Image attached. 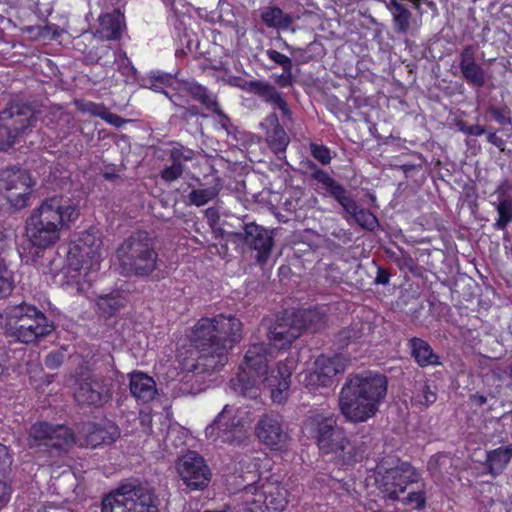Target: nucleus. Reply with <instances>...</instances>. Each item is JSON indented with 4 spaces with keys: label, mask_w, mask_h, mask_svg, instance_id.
Here are the masks:
<instances>
[{
    "label": "nucleus",
    "mask_w": 512,
    "mask_h": 512,
    "mask_svg": "<svg viewBox=\"0 0 512 512\" xmlns=\"http://www.w3.org/2000/svg\"><path fill=\"white\" fill-rule=\"evenodd\" d=\"M269 357H272V349L267 344L251 345L239 373L230 380V388L244 397L256 398L260 386L263 385L270 391L274 402L282 403L287 398L291 375L297 367V361L294 357H288L284 362H280L276 369L268 371Z\"/></svg>",
    "instance_id": "obj_1"
},
{
    "label": "nucleus",
    "mask_w": 512,
    "mask_h": 512,
    "mask_svg": "<svg viewBox=\"0 0 512 512\" xmlns=\"http://www.w3.org/2000/svg\"><path fill=\"white\" fill-rule=\"evenodd\" d=\"M387 390L388 379L382 373L349 374L338 395V409L347 422L364 423L377 414Z\"/></svg>",
    "instance_id": "obj_2"
},
{
    "label": "nucleus",
    "mask_w": 512,
    "mask_h": 512,
    "mask_svg": "<svg viewBox=\"0 0 512 512\" xmlns=\"http://www.w3.org/2000/svg\"><path fill=\"white\" fill-rule=\"evenodd\" d=\"M80 215L78 206L67 196L54 195L44 199L26 221V234L39 249L55 245L61 232L70 228Z\"/></svg>",
    "instance_id": "obj_3"
},
{
    "label": "nucleus",
    "mask_w": 512,
    "mask_h": 512,
    "mask_svg": "<svg viewBox=\"0 0 512 512\" xmlns=\"http://www.w3.org/2000/svg\"><path fill=\"white\" fill-rule=\"evenodd\" d=\"M376 473L378 488L386 499L401 501L415 509L425 507L424 483L412 465L389 456L377 464Z\"/></svg>",
    "instance_id": "obj_4"
},
{
    "label": "nucleus",
    "mask_w": 512,
    "mask_h": 512,
    "mask_svg": "<svg viewBox=\"0 0 512 512\" xmlns=\"http://www.w3.org/2000/svg\"><path fill=\"white\" fill-rule=\"evenodd\" d=\"M303 429L315 440L323 454L332 455L340 464H354L364 457V445L347 437L334 414L311 411L303 422Z\"/></svg>",
    "instance_id": "obj_5"
},
{
    "label": "nucleus",
    "mask_w": 512,
    "mask_h": 512,
    "mask_svg": "<svg viewBox=\"0 0 512 512\" xmlns=\"http://www.w3.org/2000/svg\"><path fill=\"white\" fill-rule=\"evenodd\" d=\"M3 318L5 336L17 343L35 344L54 330L46 315L26 301L8 304L3 310Z\"/></svg>",
    "instance_id": "obj_6"
},
{
    "label": "nucleus",
    "mask_w": 512,
    "mask_h": 512,
    "mask_svg": "<svg viewBox=\"0 0 512 512\" xmlns=\"http://www.w3.org/2000/svg\"><path fill=\"white\" fill-rule=\"evenodd\" d=\"M116 257L122 273L127 276H147L157 268L154 240L145 231L126 238L117 248Z\"/></svg>",
    "instance_id": "obj_7"
},
{
    "label": "nucleus",
    "mask_w": 512,
    "mask_h": 512,
    "mask_svg": "<svg viewBox=\"0 0 512 512\" xmlns=\"http://www.w3.org/2000/svg\"><path fill=\"white\" fill-rule=\"evenodd\" d=\"M160 500L147 485L131 481L102 500L101 512H160Z\"/></svg>",
    "instance_id": "obj_8"
},
{
    "label": "nucleus",
    "mask_w": 512,
    "mask_h": 512,
    "mask_svg": "<svg viewBox=\"0 0 512 512\" xmlns=\"http://www.w3.org/2000/svg\"><path fill=\"white\" fill-rule=\"evenodd\" d=\"M237 501L243 512H278L287 504V490L277 480L259 478L243 487Z\"/></svg>",
    "instance_id": "obj_9"
},
{
    "label": "nucleus",
    "mask_w": 512,
    "mask_h": 512,
    "mask_svg": "<svg viewBox=\"0 0 512 512\" xmlns=\"http://www.w3.org/2000/svg\"><path fill=\"white\" fill-rule=\"evenodd\" d=\"M240 339V320L234 316L222 314L213 318L200 319L191 334V342L195 348H212V346H216V343L232 347Z\"/></svg>",
    "instance_id": "obj_10"
},
{
    "label": "nucleus",
    "mask_w": 512,
    "mask_h": 512,
    "mask_svg": "<svg viewBox=\"0 0 512 512\" xmlns=\"http://www.w3.org/2000/svg\"><path fill=\"white\" fill-rule=\"evenodd\" d=\"M101 257L102 239L99 231L95 229L83 231L67 252L68 272H75L72 275L73 278L82 274L87 277L90 272L99 269Z\"/></svg>",
    "instance_id": "obj_11"
},
{
    "label": "nucleus",
    "mask_w": 512,
    "mask_h": 512,
    "mask_svg": "<svg viewBox=\"0 0 512 512\" xmlns=\"http://www.w3.org/2000/svg\"><path fill=\"white\" fill-rule=\"evenodd\" d=\"M225 405L214 422L206 427L205 435L215 443L240 445L247 439L245 421L238 410Z\"/></svg>",
    "instance_id": "obj_12"
},
{
    "label": "nucleus",
    "mask_w": 512,
    "mask_h": 512,
    "mask_svg": "<svg viewBox=\"0 0 512 512\" xmlns=\"http://www.w3.org/2000/svg\"><path fill=\"white\" fill-rule=\"evenodd\" d=\"M36 121L32 110L25 106L10 105L0 112V151L15 144L18 137L34 126Z\"/></svg>",
    "instance_id": "obj_13"
},
{
    "label": "nucleus",
    "mask_w": 512,
    "mask_h": 512,
    "mask_svg": "<svg viewBox=\"0 0 512 512\" xmlns=\"http://www.w3.org/2000/svg\"><path fill=\"white\" fill-rule=\"evenodd\" d=\"M74 443V434L64 425H51L47 422L35 423L31 426L27 444L39 451L46 449H65Z\"/></svg>",
    "instance_id": "obj_14"
},
{
    "label": "nucleus",
    "mask_w": 512,
    "mask_h": 512,
    "mask_svg": "<svg viewBox=\"0 0 512 512\" xmlns=\"http://www.w3.org/2000/svg\"><path fill=\"white\" fill-rule=\"evenodd\" d=\"M32 186V179L26 170L14 167L0 171V193L16 209L28 205Z\"/></svg>",
    "instance_id": "obj_15"
},
{
    "label": "nucleus",
    "mask_w": 512,
    "mask_h": 512,
    "mask_svg": "<svg viewBox=\"0 0 512 512\" xmlns=\"http://www.w3.org/2000/svg\"><path fill=\"white\" fill-rule=\"evenodd\" d=\"M111 395L110 379L99 375L80 377L74 388V398L79 405L100 407L109 401Z\"/></svg>",
    "instance_id": "obj_16"
},
{
    "label": "nucleus",
    "mask_w": 512,
    "mask_h": 512,
    "mask_svg": "<svg viewBox=\"0 0 512 512\" xmlns=\"http://www.w3.org/2000/svg\"><path fill=\"white\" fill-rule=\"evenodd\" d=\"M177 472L190 490H202L211 480V470L196 451H188L176 463Z\"/></svg>",
    "instance_id": "obj_17"
},
{
    "label": "nucleus",
    "mask_w": 512,
    "mask_h": 512,
    "mask_svg": "<svg viewBox=\"0 0 512 512\" xmlns=\"http://www.w3.org/2000/svg\"><path fill=\"white\" fill-rule=\"evenodd\" d=\"M118 426L111 422L84 423L74 435V442L82 447L96 448L101 444H111L119 437Z\"/></svg>",
    "instance_id": "obj_18"
},
{
    "label": "nucleus",
    "mask_w": 512,
    "mask_h": 512,
    "mask_svg": "<svg viewBox=\"0 0 512 512\" xmlns=\"http://www.w3.org/2000/svg\"><path fill=\"white\" fill-rule=\"evenodd\" d=\"M346 368L347 362L342 356L320 355L314 362L313 370L307 376V384L314 387H330L334 377L344 373Z\"/></svg>",
    "instance_id": "obj_19"
},
{
    "label": "nucleus",
    "mask_w": 512,
    "mask_h": 512,
    "mask_svg": "<svg viewBox=\"0 0 512 512\" xmlns=\"http://www.w3.org/2000/svg\"><path fill=\"white\" fill-rule=\"evenodd\" d=\"M255 432L263 444L275 450L285 448L290 441L283 421L277 414L263 415L256 425Z\"/></svg>",
    "instance_id": "obj_20"
},
{
    "label": "nucleus",
    "mask_w": 512,
    "mask_h": 512,
    "mask_svg": "<svg viewBox=\"0 0 512 512\" xmlns=\"http://www.w3.org/2000/svg\"><path fill=\"white\" fill-rule=\"evenodd\" d=\"M244 243L256 251V262L260 265L267 263L274 246L273 231L257 225L248 223L244 226Z\"/></svg>",
    "instance_id": "obj_21"
},
{
    "label": "nucleus",
    "mask_w": 512,
    "mask_h": 512,
    "mask_svg": "<svg viewBox=\"0 0 512 512\" xmlns=\"http://www.w3.org/2000/svg\"><path fill=\"white\" fill-rule=\"evenodd\" d=\"M212 348L200 347L198 356L191 365L187 366V370L195 375L212 373L221 369L227 363V350L226 344H215Z\"/></svg>",
    "instance_id": "obj_22"
},
{
    "label": "nucleus",
    "mask_w": 512,
    "mask_h": 512,
    "mask_svg": "<svg viewBox=\"0 0 512 512\" xmlns=\"http://www.w3.org/2000/svg\"><path fill=\"white\" fill-rule=\"evenodd\" d=\"M240 89L247 93L258 96L265 103L278 108L284 118H291V110L283 98V94L276 89L274 85L263 80H245L238 85Z\"/></svg>",
    "instance_id": "obj_23"
},
{
    "label": "nucleus",
    "mask_w": 512,
    "mask_h": 512,
    "mask_svg": "<svg viewBox=\"0 0 512 512\" xmlns=\"http://www.w3.org/2000/svg\"><path fill=\"white\" fill-rule=\"evenodd\" d=\"M333 199H335L344 209L345 213L354 219V221L362 228L372 231L377 227L378 220L376 216L369 210L360 208L344 186L333 197Z\"/></svg>",
    "instance_id": "obj_24"
},
{
    "label": "nucleus",
    "mask_w": 512,
    "mask_h": 512,
    "mask_svg": "<svg viewBox=\"0 0 512 512\" xmlns=\"http://www.w3.org/2000/svg\"><path fill=\"white\" fill-rule=\"evenodd\" d=\"M181 91L189 94L194 100L200 102L207 110L218 115L222 126L226 127V122H229V118L222 111L216 94L195 81L184 82L182 84Z\"/></svg>",
    "instance_id": "obj_25"
},
{
    "label": "nucleus",
    "mask_w": 512,
    "mask_h": 512,
    "mask_svg": "<svg viewBox=\"0 0 512 512\" xmlns=\"http://www.w3.org/2000/svg\"><path fill=\"white\" fill-rule=\"evenodd\" d=\"M459 68L467 83L475 87H483L485 84V71L476 62V49L472 45L465 46L459 55Z\"/></svg>",
    "instance_id": "obj_26"
},
{
    "label": "nucleus",
    "mask_w": 512,
    "mask_h": 512,
    "mask_svg": "<svg viewBox=\"0 0 512 512\" xmlns=\"http://www.w3.org/2000/svg\"><path fill=\"white\" fill-rule=\"evenodd\" d=\"M301 334L302 329L296 324L294 318L283 319L269 329L270 344L268 347H274L278 350L285 349Z\"/></svg>",
    "instance_id": "obj_27"
},
{
    "label": "nucleus",
    "mask_w": 512,
    "mask_h": 512,
    "mask_svg": "<svg viewBox=\"0 0 512 512\" xmlns=\"http://www.w3.org/2000/svg\"><path fill=\"white\" fill-rule=\"evenodd\" d=\"M421 0H390L387 5L393 16V26L397 33L405 34L410 29L413 16L408 6L419 10Z\"/></svg>",
    "instance_id": "obj_28"
},
{
    "label": "nucleus",
    "mask_w": 512,
    "mask_h": 512,
    "mask_svg": "<svg viewBox=\"0 0 512 512\" xmlns=\"http://www.w3.org/2000/svg\"><path fill=\"white\" fill-rule=\"evenodd\" d=\"M261 127L266 131V139L271 150L275 154L284 153L290 139L276 113H270L261 123Z\"/></svg>",
    "instance_id": "obj_29"
},
{
    "label": "nucleus",
    "mask_w": 512,
    "mask_h": 512,
    "mask_svg": "<svg viewBox=\"0 0 512 512\" xmlns=\"http://www.w3.org/2000/svg\"><path fill=\"white\" fill-rule=\"evenodd\" d=\"M125 28L124 16L115 10L99 17V27L96 34L103 40L119 39Z\"/></svg>",
    "instance_id": "obj_30"
},
{
    "label": "nucleus",
    "mask_w": 512,
    "mask_h": 512,
    "mask_svg": "<svg viewBox=\"0 0 512 512\" xmlns=\"http://www.w3.org/2000/svg\"><path fill=\"white\" fill-rule=\"evenodd\" d=\"M130 391L137 400L147 403L156 395V383L147 374L136 372L130 376Z\"/></svg>",
    "instance_id": "obj_31"
},
{
    "label": "nucleus",
    "mask_w": 512,
    "mask_h": 512,
    "mask_svg": "<svg viewBox=\"0 0 512 512\" xmlns=\"http://www.w3.org/2000/svg\"><path fill=\"white\" fill-rule=\"evenodd\" d=\"M293 318L302 331L318 332L326 326L327 312L324 307L311 308L294 315Z\"/></svg>",
    "instance_id": "obj_32"
},
{
    "label": "nucleus",
    "mask_w": 512,
    "mask_h": 512,
    "mask_svg": "<svg viewBox=\"0 0 512 512\" xmlns=\"http://www.w3.org/2000/svg\"><path fill=\"white\" fill-rule=\"evenodd\" d=\"M408 347L411 356L420 367L439 365V357L434 353L430 344L417 337H413L408 341Z\"/></svg>",
    "instance_id": "obj_33"
},
{
    "label": "nucleus",
    "mask_w": 512,
    "mask_h": 512,
    "mask_svg": "<svg viewBox=\"0 0 512 512\" xmlns=\"http://www.w3.org/2000/svg\"><path fill=\"white\" fill-rule=\"evenodd\" d=\"M302 165L306 169L305 173L322 185L325 195L333 198L343 187V185L332 178L326 171L320 169L313 161L306 160L302 162Z\"/></svg>",
    "instance_id": "obj_34"
},
{
    "label": "nucleus",
    "mask_w": 512,
    "mask_h": 512,
    "mask_svg": "<svg viewBox=\"0 0 512 512\" xmlns=\"http://www.w3.org/2000/svg\"><path fill=\"white\" fill-rule=\"evenodd\" d=\"M511 459L512 445L501 446L487 452L484 466L495 477L503 473Z\"/></svg>",
    "instance_id": "obj_35"
},
{
    "label": "nucleus",
    "mask_w": 512,
    "mask_h": 512,
    "mask_svg": "<svg viewBox=\"0 0 512 512\" xmlns=\"http://www.w3.org/2000/svg\"><path fill=\"white\" fill-rule=\"evenodd\" d=\"M261 20L269 28L287 29L293 23V18L284 13L279 7H266L261 12Z\"/></svg>",
    "instance_id": "obj_36"
},
{
    "label": "nucleus",
    "mask_w": 512,
    "mask_h": 512,
    "mask_svg": "<svg viewBox=\"0 0 512 512\" xmlns=\"http://www.w3.org/2000/svg\"><path fill=\"white\" fill-rule=\"evenodd\" d=\"M4 239L5 234L0 227V298L10 294L13 289V278L6 262Z\"/></svg>",
    "instance_id": "obj_37"
},
{
    "label": "nucleus",
    "mask_w": 512,
    "mask_h": 512,
    "mask_svg": "<svg viewBox=\"0 0 512 512\" xmlns=\"http://www.w3.org/2000/svg\"><path fill=\"white\" fill-rule=\"evenodd\" d=\"M124 306L125 298L118 292L102 295L97 300L98 311L104 317L115 315Z\"/></svg>",
    "instance_id": "obj_38"
},
{
    "label": "nucleus",
    "mask_w": 512,
    "mask_h": 512,
    "mask_svg": "<svg viewBox=\"0 0 512 512\" xmlns=\"http://www.w3.org/2000/svg\"><path fill=\"white\" fill-rule=\"evenodd\" d=\"M498 219L494 223L497 230H505L507 225L512 221V197H502L496 205Z\"/></svg>",
    "instance_id": "obj_39"
},
{
    "label": "nucleus",
    "mask_w": 512,
    "mask_h": 512,
    "mask_svg": "<svg viewBox=\"0 0 512 512\" xmlns=\"http://www.w3.org/2000/svg\"><path fill=\"white\" fill-rule=\"evenodd\" d=\"M329 487L338 497L342 499V501H348L350 498H357L355 482L352 479H332L329 483Z\"/></svg>",
    "instance_id": "obj_40"
},
{
    "label": "nucleus",
    "mask_w": 512,
    "mask_h": 512,
    "mask_svg": "<svg viewBox=\"0 0 512 512\" xmlns=\"http://www.w3.org/2000/svg\"><path fill=\"white\" fill-rule=\"evenodd\" d=\"M219 192L220 189L217 186L193 189L188 195L189 204L197 207L203 206L216 198Z\"/></svg>",
    "instance_id": "obj_41"
},
{
    "label": "nucleus",
    "mask_w": 512,
    "mask_h": 512,
    "mask_svg": "<svg viewBox=\"0 0 512 512\" xmlns=\"http://www.w3.org/2000/svg\"><path fill=\"white\" fill-rule=\"evenodd\" d=\"M195 157V152L183 145L177 144L172 147L169 152V160L174 164L184 166L185 162L192 161Z\"/></svg>",
    "instance_id": "obj_42"
},
{
    "label": "nucleus",
    "mask_w": 512,
    "mask_h": 512,
    "mask_svg": "<svg viewBox=\"0 0 512 512\" xmlns=\"http://www.w3.org/2000/svg\"><path fill=\"white\" fill-rule=\"evenodd\" d=\"M437 399L436 391L428 384H422L418 391L413 395L412 402L416 405L429 406Z\"/></svg>",
    "instance_id": "obj_43"
},
{
    "label": "nucleus",
    "mask_w": 512,
    "mask_h": 512,
    "mask_svg": "<svg viewBox=\"0 0 512 512\" xmlns=\"http://www.w3.org/2000/svg\"><path fill=\"white\" fill-rule=\"evenodd\" d=\"M75 106L79 111L100 117L101 119H103L108 109L104 104L94 103L92 101L86 100L75 101Z\"/></svg>",
    "instance_id": "obj_44"
},
{
    "label": "nucleus",
    "mask_w": 512,
    "mask_h": 512,
    "mask_svg": "<svg viewBox=\"0 0 512 512\" xmlns=\"http://www.w3.org/2000/svg\"><path fill=\"white\" fill-rule=\"evenodd\" d=\"M310 152L315 160L322 165H328L331 162V154L328 147L322 144L311 143Z\"/></svg>",
    "instance_id": "obj_45"
},
{
    "label": "nucleus",
    "mask_w": 512,
    "mask_h": 512,
    "mask_svg": "<svg viewBox=\"0 0 512 512\" xmlns=\"http://www.w3.org/2000/svg\"><path fill=\"white\" fill-rule=\"evenodd\" d=\"M170 100L172 101L173 105L176 108H178L180 116L183 119H188L190 117L199 115L198 107L195 105H191L189 107L182 105V103L180 102V96L174 95V96L170 97Z\"/></svg>",
    "instance_id": "obj_46"
},
{
    "label": "nucleus",
    "mask_w": 512,
    "mask_h": 512,
    "mask_svg": "<svg viewBox=\"0 0 512 512\" xmlns=\"http://www.w3.org/2000/svg\"><path fill=\"white\" fill-rule=\"evenodd\" d=\"M184 172V166L174 164L171 162L170 166H167L161 171V178L166 182H172L179 179Z\"/></svg>",
    "instance_id": "obj_47"
},
{
    "label": "nucleus",
    "mask_w": 512,
    "mask_h": 512,
    "mask_svg": "<svg viewBox=\"0 0 512 512\" xmlns=\"http://www.w3.org/2000/svg\"><path fill=\"white\" fill-rule=\"evenodd\" d=\"M265 53L271 61L281 66L282 69L289 70L292 68V60L288 56L274 49H268Z\"/></svg>",
    "instance_id": "obj_48"
},
{
    "label": "nucleus",
    "mask_w": 512,
    "mask_h": 512,
    "mask_svg": "<svg viewBox=\"0 0 512 512\" xmlns=\"http://www.w3.org/2000/svg\"><path fill=\"white\" fill-rule=\"evenodd\" d=\"M11 492L12 489L8 476L0 474V510L9 502Z\"/></svg>",
    "instance_id": "obj_49"
},
{
    "label": "nucleus",
    "mask_w": 512,
    "mask_h": 512,
    "mask_svg": "<svg viewBox=\"0 0 512 512\" xmlns=\"http://www.w3.org/2000/svg\"><path fill=\"white\" fill-rule=\"evenodd\" d=\"M11 464L12 458L8 452L7 446L0 443V474L8 476Z\"/></svg>",
    "instance_id": "obj_50"
},
{
    "label": "nucleus",
    "mask_w": 512,
    "mask_h": 512,
    "mask_svg": "<svg viewBox=\"0 0 512 512\" xmlns=\"http://www.w3.org/2000/svg\"><path fill=\"white\" fill-rule=\"evenodd\" d=\"M459 130L461 132H463L464 134L466 135H471V136H481L482 134L485 133V129L478 125V124H475V125H467L465 122L463 121H460L458 124H457Z\"/></svg>",
    "instance_id": "obj_51"
},
{
    "label": "nucleus",
    "mask_w": 512,
    "mask_h": 512,
    "mask_svg": "<svg viewBox=\"0 0 512 512\" xmlns=\"http://www.w3.org/2000/svg\"><path fill=\"white\" fill-rule=\"evenodd\" d=\"M488 111L499 124L506 125L511 123V120L505 109L498 107H490Z\"/></svg>",
    "instance_id": "obj_52"
},
{
    "label": "nucleus",
    "mask_w": 512,
    "mask_h": 512,
    "mask_svg": "<svg viewBox=\"0 0 512 512\" xmlns=\"http://www.w3.org/2000/svg\"><path fill=\"white\" fill-rule=\"evenodd\" d=\"M240 464H241V469L242 470H243L244 467L247 468L248 474H251V473L254 472V474L251 477H249V476H242L243 477V481H246L248 479L253 480L257 476L256 472L258 470V463H257V461L255 459H252V458L243 459L240 462Z\"/></svg>",
    "instance_id": "obj_53"
},
{
    "label": "nucleus",
    "mask_w": 512,
    "mask_h": 512,
    "mask_svg": "<svg viewBox=\"0 0 512 512\" xmlns=\"http://www.w3.org/2000/svg\"><path fill=\"white\" fill-rule=\"evenodd\" d=\"M275 82L280 87H289V86H291L292 83H293L292 68H290L289 70L283 69V73L276 78Z\"/></svg>",
    "instance_id": "obj_54"
},
{
    "label": "nucleus",
    "mask_w": 512,
    "mask_h": 512,
    "mask_svg": "<svg viewBox=\"0 0 512 512\" xmlns=\"http://www.w3.org/2000/svg\"><path fill=\"white\" fill-rule=\"evenodd\" d=\"M103 120L117 128L122 127L126 123L125 119L121 118L117 114L111 113L109 109H107L103 117Z\"/></svg>",
    "instance_id": "obj_55"
},
{
    "label": "nucleus",
    "mask_w": 512,
    "mask_h": 512,
    "mask_svg": "<svg viewBox=\"0 0 512 512\" xmlns=\"http://www.w3.org/2000/svg\"><path fill=\"white\" fill-rule=\"evenodd\" d=\"M205 217L207 219L209 226L214 227L220 219L218 209L215 207L207 208L205 210Z\"/></svg>",
    "instance_id": "obj_56"
},
{
    "label": "nucleus",
    "mask_w": 512,
    "mask_h": 512,
    "mask_svg": "<svg viewBox=\"0 0 512 512\" xmlns=\"http://www.w3.org/2000/svg\"><path fill=\"white\" fill-rule=\"evenodd\" d=\"M61 358H62V355L50 353L45 358V365L48 368L54 369L61 364Z\"/></svg>",
    "instance_id": "obj_57"
},
{
    "label": "nucleus",
    "mask_w": 512,
    "mask_h": 512,
    "mask_svg": "<svg viewBox=\"0 0 512 512\" xmlns=\"http://www.w3.org/2000/svg\"><path fill=\"white\" fill-rule=\"evenodd\" d=\"M390 280V274L387 270L378 267L377 269V276L375 278L376 284L386 285L389 283Z\"/></svg>",
    "instance_id": "obj_58"
},
{
    "label": "nucleus",
    "mask_w": 512,
    "mask_h": 512,
    "mask_svg": "<svg viewBox=\"0 0 512 512\" xmlns=\"http://www.w3.org/2000/svg\"><path fill=\"white\" fill-rule=\"evenodd\" d=\"M512 190V183L509 180H504L497 187L496 192L499 194V199L502 197H510L508 195L509 191Z\"/></svg>",
    "instance_id": "obj_59"
},
{
    "label": "nucleus",
    "mask_w": 512,
    "mask_h": 512,
    "mask_svg": "<svg viewBox=\"0 0 512 512\" xmlns=\"http://www.w3.org/2000/svg\"><path fill=\"white\" fill-rule=\"evenodd\" d=\"M487 140H488L489 143H491L492 145L496 146L501 151L504 150L505 141L501 137L497 136L496 133H494V132L489 133L487 135Z\"/></svg>",
    "instance_id": "obj_60"
},
{
    "label": "nucleus",
    "mask_w": 512,
    "mask_h": 512,
    "mask_svg": "<svg viewBox=\"0 0 512 512\" xmlns=\"http://www.w3.org/2000/svg\"><path fill=\"white\" fill-rule=\"evenodd\" d=\"M470 400L478 406H482L487 402V398L484 395L478 393L471 395Z\"/></svg>",
    "instance_id": "obj_61"
},
{
    "label": "nucleus",
    "mask_w": 512,
    "mask_h": 512,
    "mask_svg": "<svg viewBox=\"0 0 512 512\" xmlns=\"http://www.w3.org/2000/svg\"><path fill=\"white\" fill-rule=\"evenodd\" d=\"M341 340H350L356 338V333L352 329H344L339 333Z\"/></svg>",
    "instance_id": "obj_62"
},
{
    "label": "nucleus",
    "mask_w": 512,
    "mask_h": 512,
    "mask_svg": "<svg viewBox=\"0 0 512 512\" xmlns=\"http://www.w3.org/2000/svg\"><path fill=\"white\" fill-rule=\"evenodd\" d=\"M153 78L156 80V82H159L160 84L168 83L171 80V77L169 75H153Z\"/></svg>",
    "instance_id": "obj_63"
},
{
    "label": "nucleus",
    "mask_w": 512,
    "mask_h": 512,
    "mask_svg": "<svg viewBox=\"0 0 512 512\" xmlns=\"http://www.w3.org/2000/svg\"><path fill=\"white\" fill-rule=\"evenodd\" d=\"M98 50L100 51L101 55H104V54H108L110 52V47L107 45H102L101 47L98 48ZM101 59H102V56H99L97 59V62H100Z\"/></svg>",
    "instance_id": "obj_64"
}]
</instances>
